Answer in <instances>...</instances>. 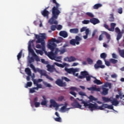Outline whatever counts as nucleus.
Wrapping results in <instances>:
<instances>
[{"mask_svg": "<svg viewBox=\"0 0 124 124\" xmlns=\"http://www.w3.org/2000/svg\"><path fill=\"white\" fill-rule=\"evenodd\" d=\"M61 111H65V105L64 106H62V107L61 108Z\"/></svg>", "mask_w": 124, "mask_h": 124, "instance_id": "obj_64", "label": "nucleus"}, {"mask_svg": "<svg viewBox=\"0 0 124 124\" xmlns=\"http://www.w3.org/2000/svg\"><path fill=\"white\" fill-rule=\"evenodd\" d=\"M25 71L27 75H29V76H31V71L30 68H26Z\"/></svg>", "mask_w": 124, "mask_h": 124, "instance_id": "obj_27", "label": "nucleus"}, {"mask_svg": "<svg viewBox=\"0 0 124 124\" xmlns=\"http://www.w3.org/2000/svg\"><path fill=\"white\" fill-rule=\"evenodd\" d=\"M30 93H36L35 87H32V88H30Z\"/></svg>", "mask_w": 124, "mask_h": 124, "instance_id": "obj_48", "label": "nucleus"}, {"mask_svg": "<svg viewBox=\"0 0 124 124\" xmlns=\"http://www.w3.org/2000/svg\"><path fill=\"white\" fill-rule=\"evenodd\" d=\"M36 52H37V53H39V54H40L41 55H43V50L42 49V50H41V49H36Z\"/></svg>", "mask_w": 124, "mask_h": 124, "instance_id": "obj_44", "label": "nucleus"}, {"mask_svg": "<svg viewBox=\"0 0 124 124\" xmlns=\"http://www.w3.org/2000/svg\"><path fill=\"white\" fill-rule=\"evenodd\" d=\"M94 80H93V83L94 84H96V85H102L103 82L100 80V79H97L96 78H94Z\"/></svg>", "mask_w": 124, "mask_h": 124, "instance_id": "obj_25", "label": "nucleus"}, {"mask_svg": "<svg viewBox=\"0 0 124 124\" xmlns=\"http://www.w3.org/2000/svg\"><path fill=\"white\" fill-rule=\"evenodd\" d=\"M100 56L101 58H103L105 60V62H106V58L107 56V53H105V52H103L102 53H101Z\"/></svg>", "mask_w": 124, "mask_h": 124, "instance_id": "obj_33", "label": "nucleus"}, {"mask_svg": "<svg viewBox=\"0 0 124 124\" xmlns=\"http://www.w3.org/2000/svg\"><path fill=\"white\" fill-rule=\"evenodd\" d=\"M102 6V4H101L100 3H98L97 4H95V5H93V8L94 9H97L98 8H100V7Z\"/></svg>", "mask_w": 124, "mask_h": 124, "instance_id": "obj_32", "label": "nucleus"}, {"mask_svg": "<svg viewBox=\"0 0 124 124\" xmlns=\"http://www.w3.org/2000/svg\"><path fill=\"white\" fill-rule=\"evenodd\" d=\"M32 81H28L26 85H25V88H29V87H32Z\"/></svg>", "mask_w": 124, "mask_h": 124, "instance_id": "obj_37", "label": "nucleus"}, {"mask_svg": "<svg viewBox=\"0 0 124 124\" xmlns=\"http://www.w3.org/2000/svg\"><path fill=\"white\" fill-rule=\"evenodd\" d=\"M71 106L74 107V108H78L79 109H82V105H80L77 100H74L73 103L71 104Z\"/></svg>", "mask_w": 124, "mask_h": 124, "instance_id": "obj_14", "label": "nucleus"}, {"mask_svg": "<svg viewBox=\"0 0 124 124\" xmlns=\"http://www.w3.org/2000/svg\"><path fill=\"white\" fill-rule=\"evenodd\" d=\"M34 56L35 57V60H36V61H40L39 56L37 55V54H36V53L35 52H34Z\"/></svg>", "mask_w": 124, "mask_h": 124, "instance_id": "obj_47", "label": "nucleus"}, {"mask_svg": "<svg viewBox=\"0 0 124 124\" xmlns=\"http://www.w3.org/2000/svg\"><path fill=\"white\" fill-rule=\"evenodd\" d=\"M109 16H110L108 18L109 21H110L111 22L114 21L115 18L113 13L112 14H110Z\"/></svg>", "mask_w": 124, "mask_h": 124, "instance_id": "obj_31", "label": "nucleus"}, {"mask_svg": "<svg viewBox=\"0 0 124 124\" xmlns=\"http://www.w3.org/2000/svg\"><path fill=\"white\" fill-rule=\"evenodd\" d=\"M56 28H57V25H51V30H52L53 31H55V30H56Z\"/></svg>", "mask_w": 124, "mask_h": 124, "instance_id": "obj_51", "label": "nucleus"}, {"mask_svg": "<svg viewBox=\"0 0 124 124\" xmlns=\"http://www.w3.org/2000/svg\"><path fill=\"white\" fill-rule=\"evenodd\" d=\"M90 22H91L90 19V20L88 19H84V20H82V23H83V24H89V23H90Z\"/></svg>", "mask_w": 124, "mask_h": 124, "instance_id": "obj_42", "label": "nucleus"}, {"mask_svg": "<svg viewBox=\"0 0 124 124\" xmlns=\"http://www.w3.org/2000/svg\"><path fill=\"white\" fill-rule=\"evenodd\" d=\"M103 91L102 92V94L103 95H107L108 94V88H106V87L102 88Z\"/></svg>", "mask_w": 124, "mask_h": 124, "instance_id": "obj_22", "label": "nucleus"}, {"mask_svg": "<svg viewBox=\"0 0 124 124\" xmlns=\"http://www.w3.org/2000/svg\"><path fill=\"white\" fill-rule=\"evenodd\" d=\"M70 93L71 94H72V95H73L75 97H76L77 96V93L76 92H75V91H73V90H72V91L70 92Z\"/></svg>", "mask_w": 124, "mask_h": 124, "instance_id": "obj_49", "label": "nucleus"}, {"mask_svg": "<svg viewBox=\"0 0 124 124\" xmlns=\"http://www.w3.org/2000/svg\"><path fill=\"white\" fill-rule=\"evenodd\" d=\"M22 55V50H21L17 54V57L18 60H20V58H21Z\"/></svg>", "mask_w": 124, "mask_h": 124, "instance_id": "obj_39", "label": "nucleus"}, {"mask_svg": "<svg viewBox=\"0 0 124 124\" xmlns=\"http://www.w3.org/2000/svg\"><path fill=\"white\" fill-rule=\"evenodd\" d=\"M66 46H67V45H64L60 47V49H59V48H56L54 52L55 54V58H56V55L58 54V53L60 51L61 54H62L64 52H65L67 50L66 48Z\"/></svg>", "mask_w": 124, "mask_h": 124, "instance_id": "obj_9", "label": "nucleus"}, {"mask_svg": "<svg viewBox=\"0 0 124 124\" xmlns=\"http://www.w3.org/2000/svg\"><path fill=\"white\" fill-rule=\"evenodd\" d=\"M70 90L74 92V91H78V89L77 87H74V86H72V87L70 88Z\"/></svg>", "mask_w": 124, "mask_h": 124, "instance_id": "obj_59", "label": "nucleus"}, {"mask_svg": "<svg viewBox=\"0 0 124 124\" xmlns=\"http://www.w3.org/2000/svg\"><path fill=\"white\" fill-rule=\"evenodd\" d=\"M94 67H95V69H98V68H102V69H103L104 68H105V65H102V60L99 59L97 61L96 63L94 64Z\"/></svg>", "mask_w": 124, "mask_h": 124, "instance_id": "obj_10", "label": "nucleus"}, {"mask_svg": "<svg viewBox=\"0 0 124 124\" xmlns=\"http://www.w3.org/2000/svg\"><path fill=\"white\" fill-rule=\"evenodd\" d=\"M38 101V97H35L33 100V102L34 103V106H35V103H36L37 101Z\"/></svg>", "mask_w": 124, "mask_h": 124, "instance_id": "obj_61", "label": "nucleus"}, {"mask_svg": "<svg viewBox=\"0 0 124 124\" xmlns=\"http://www.w3.org/2000/svg\"><path fill=\"white\" fill-rule=\"evenodd\" d=\"M110 62L113 64H115L116 63H117L118 60L117 59H115V58H113L110 59Z\"/></svg>", "mask_w": 124, "mask_h": 124, "instance_id": "obj_40", "label": "nucleus"}, {"mask_svg": "<svg viewBox=\"0 0 124 124\" xmlns=\"http://www.w3.org/2000/svg\"><path fill=\"white\" fill-rule=\"evenodd\" d=\"M29 52H31V53L32 54V55H33V56H34V51L33 48H32L31 46V47H30V51H29Z\"/></svg>", "mask_w": 124, "mask_h": 124, "instance_id": "obj_50", "label": "nucleus"}, {"mask_svg": "<svg viewBox=\"0 0 124 124\" xmlns=\"http://www.w3.org/2000/svg\"><path fill=\"white\" fill-rule=\"evenodd\" d=\"M85 107H88L91 111L94 110H104L106 108L110 109V110H114V107L112 105H108V104H102L101 106H98L96 103L93 104V103H89V102H85Z\"/></svg>", "mask_w": 124, "mask_h": 124, "instance_id": "obj_3", "label": "nucleus"}, {"mask_svg": "<svg viewBox=\"0 0 124 124\" xmlns=\"http://www.w3.org/2000/svg\"><path fill=\"white\" fill-rule=\"evenodd\" d=\"M80 74L78 76L79 79H84V78H86L87 81H91V77H93L92 76H89V73L87 71H82Z\"/></svg>", "mask_w": 124, "mask_h": 124, "instance_id": "obj_7", "label": "nucleus"}, {"mask_svg": "<svg viewBox=\"0 0 124 124\" xmlns=\"http://www.w3.org/2000/svg\"><path fill=\"white\" fill-rule=\"evenodd\" d=\"M89 32H90V30H89V28H86V27L85 33L87 34V38L88 37Z\"/></svg>", "mask_w": 124, "mask_h": 124, "instance_id": "obj_53", "label": "nucleus"}, {"mask_svg": "<svg viewBox=\"0 0 124 124\" xmlns=\"http://www.w3.org/2000/svg\"><path fill=\"white\" fill-rule=\"evenodd\" d=\"M43 84L46 88H51V87H52V85H51L50 83H48V82H46V81H44Z\"/></svg>", "mask_w": 124, "mask_h": 124, "instance_id": "obj_41", "label": "nucleus"}, {"mask_svg": "<svg viewBox=\"0 0 124 124\" xmlns=\"http://www.w3.org/2000/svg\"><path fill=\"white\" fill-rule=\"evenodd\" d=\"M53 107L56 108H59V105H58V103L55 101V100L53 99H51L50 100V105H49L50 108H52Z\"/></svg>", "mask_w": 124, "mask_h": 124, "instance_id": "obj_16", "label": "nucleus"}, {"mask_svg": "<svg viewBox=\"0 0 124 124\" xmlns=\"http://www.w3.org/2000/svg\"><path fill=\"white\" fill-rule=\"evenodd\" d=\"M102 99H103V101H104V102H111V98L105 97V96H103V97H102Z\"/></svg>", "mask_w": 124, "mask_h": 124, "instance_id": "obj_28", "label": "nucleus"}, {"mask_svg": "<svg viewBox=\"0 0 124 124\" xmlns=\"http://www.w3.org/2000/svg\"><path fill=\"white\" fill-rule=\"evenodd\" d=\"M112 57L115 59V58H118V56L116 53H112Z\"/></svg>", "mask_w": 124, "mask_h": 124, "instance_id": "obj_62", "label": "nucleus"}, {"mask_svg": "<svg viewBox=\"0 0 124 124\" xmlns=\"http://www.w3.org/2000/svg\"><path fill=\"white\" fill-rule=\"evenodd\" d=\"M90 22H91V23H93V24H94V25H95V24H97V23H100V21L99 20V19H98V18H96V17H94V16H93V17H92V18H90Z\"/></svg>", "mask_w": 124, "mask_h": 124, "instance_id": "obj_17", "label": "nucleus"}, {"mask_svg": "<svg viewBox=\"0 0 124 124\" xmlns=\"http://www.w3.org/2000/svg\"><path fill=\"white\" fill-rule=\"evenodd\" d=\"M52 2L54 4H56V6H54L52 9V15L49 20V22L50 24H58V22L56 19L58 18L59 15L61 13V11L59 10L60 5L57 2V0H52Z\"/></svg>", "mask_w": 124, "mask_h": 124, "instance_id": "obj_2", "label": "nucleus"}, {"mask_svg": "<svg viewBox=\"0 0 124 124\" xmlns=\"http://www.w3.org/2000/svg\"><path fill=\"white\" fill-rule=\"evenodd\" d=\"M70 44H71V45H73V46H75L76 44V38L72 39L71 40H70Z\"/></svg>", "mask_w": 124, "mask_h": 124, "instance_id": "obj_34", "label": "nucleus"}, {"mask_svg": "<svg viewBox=\"0 0 124 124\" xmlns=\"http://www.w3.org/2000/svg\"><path fill=\"white\" fill-rule=\"evenodd\" d=\"M70 33H74V34H77L79 32V29L78 28H71L70 29Z\"/></svg>", "mask_w": 124, "mask_h": 124, "instance_id": "obj_24", "label": "nucleus"}, {"mask_svg": "<svg viewBox=\"0 0 124 124\" xmlns=\"http://www.w3.org/2000/svg\"><path fill=\"white\" fill-rule=\"evenodd\" d=\"M119 53L122 57L124 58V49H119Z\"/></svg>", "mask_w": 124, "mask_h": 124, "instance_id": "obj_36", "label": "nucleus"}, {"mask_svg": "<svg viewBox=\"0 0 124 124\" xmlns=\"http://www.w3.org/2000/svg\"><path fill=\"white\" fill-rule=\"evenodd\" d=\"M35 38L37 39L36 43H40L41 45H40L39 44H37L36 46V47L37 48H41L43 50V51H45V52H46V46H45V40H46L47 39V36L46 35V33H41L40 35H38L35 34ZM42 45V46H41Z\"/></svg>", "mask_w": 124, "mask_h": 124, "instance_id": "obj_4", "label": "nucleus"}, {"mask_svg": "<svg viewBox=\"0 0 124 124\" xmlns=\"http://www.w3.org/2000/svg\"><path fill=\"white\" fill-rule=\"evenodd\" d=\"M41 14L43 16H46L48 18L50 13L49 11H46V9L45 8L44 10L41 11Z\"/></svg>", "mask_w": 124, "mask_h": 124, "instance_id": "obj_20", "label": "nucleus"}, {"mask_svg": "<svg viewBox=\"0 0 124 124\" xmlns=\"http://www.w3.org/2000/svg\"><path fill=\"white\" fill-rule=\"evenodd\" d=\"M54 120L56 122H58L59 123H62V119L60 118V116L58 117V118H55Z\"/></svg>", "mask_w": 124, "mask_h": 124, "instance_id": "obj_45", "label": "nucleus"}, {"mask_svg": "<svg viewBox=\"0 0 124 124\" xmlns=\"http://www.w3.org/2000/svg\"><path fill=\"white\" fill-rule=\"evenodd\" d=\"M87 61L88 62L89 64H93V59H92L90 57H88L87 58Z\"/></svg>", "mask_w": 124, "mask_h": 124, "instance_id": "obj_43", "label": "nucleus"}, {"mask_svg": "<svg viewBox=\"0 0 124 124\" xmlns=\"http://www.w3.org/2000/svg\"><path fill=\"white\" fill-rule=\"evenodd\" d=\"M103 34H104L105 35H106V36L107 37V39H110V35L109 34H108V32H106V31H104L103 32Z\"/></svg>", "mask_w": 124, "mask_h": 124, "instance_id": "obj_38", "label": "nucleus"}, {"mask_svg": "<svg viewBox=\"0 0 124 124\" xmlns=\"http://www.w3.org/2000/svg\"><path fill=\"white\" fill-rule=\"evenodd\" d=\"M115 32L117 33V35L116 37V39L118 41L121 39V38L123 37V33L121 32L120 29L119 28V27H116L115 28Z\"/></svg>", "mask_w": 124, "mask_h": 124, "instance_id": "obj_11", "label": "nucleus"}, {"mask_svg": "<svg viewBox=\"0 0 124 124\" xmlns=\"http://www.w3.org/2000/svg\"><path fill=\"white\" fill-rule=\"evenodd\" d=\"M47 103V100H44L41 102V105L46 106Z\"/></svg>", "mask_w": 124, "mask_h": 124, "instance_id": "obj_52", "label": "nucleus"}, {"mask_svg": "<svg viewBox=\"0 0 124 124\" xmlns=\"http://www.w3.org/2000/svg\"><path fill=\"white\" fill-rule=\"evenodd\" d=\"M62 40V38L60 37L59 40H57L56 38H52L51 41L49 42L47 44V47L51 50V51H49L47 53V56L50 58V59H55V55L54 52V50H55V48H56L57 46V44H59L61 43ZM56 43L57 44H55Z\"/></svg>", "mask_w": 124, "mask_h": 124, "instance_id": "obj_1", "label": "nucleus"}, {"mask_svg": "<svg viewBox=\"0 0 124 124\" xmlns=\"http://www.w3.org/2000/svg\"><path fill=\"white\" fill-rule=\"evenodd\" d=\"M82 38L81 37H79V36H76V44L77 45H79V41H81Z\"/></svg>", "mask_w": 124, "mask_h": 124, "instance_id": "obj_29", "label": "nucleus"}, {"mask_svg": "<svg viewBox=\"0 0 124 124\" xmlns=\"http://www.w3.org/2000/svg\"><path fill=\"white\" fill-rule=\"evenodd\" d=\"M118 13H119V14H122L123 8H119V9H118Z\"/></svg>", "mask_w": 124, "mask_h": 124, "instance_id": "obj_58", "label": "nucleus"}, {"mask_svg": "<svg viewBox=\"0 0 124 124\" xmlns=\"http://www.w3.org/2000/svg\"><path fill=\"white\" fill-rule=\"evenodd\" d=\"M46 67L47 68V71L49 72H54V71H57V69L55 67V63H54L53 65L47 64L46 65Z\"/></svg>", "mask_w": 124, "mask_h": 124, "instance_id": "obj_12", "label": "nucleus"}, {"mask_svg": "<svg viewBox=\"0 0 124 124\" xmlns=\"http://www.w3.org/2000/svg\"><path fill=\"white\" fill-rule=\"evenodd\" d=\"M88 91H92V92H100V87H96V86H91V87H87Z\"/></svg>", "mask_w": 124, "mask_h": 124, "instance_id": "obj_15", "label": "nucleus"}, {"mask_svg": "<svg viewBox=\"0 0 124 124\" xmlns=\"http://www.w3.org/2000/svg\"><path fill=\"white\" fill-rule=\"evenodd\" d=\"M78 94L80 95L82 97L83 96H86V93L85 92H83V91H79Z\"/></svg>", "mask_w": 124, "mask_h": 124, "instance_id": "obj_35", "label": "nucleus"}, {"mask_svg": "<svg viewBox=\"0 0 124 124\" xmlns=\"http://www.w3.org/2000/svg\"><path fill=\"white\" fill-rule=\"evenodd\" d=\"M33 84L36 86V87H34L35 91V90L38 91L39 89H42V84L38 83V79H33Z\"/></svg>", "mask_w": 124, "mask_h": 124, "instance_id": "obj_13", "label": "nucleus"}, {"mask_svg": "<svg viewBox=\"0 0 124 124\" xmlns=\"http://www.w3.org/2000/svg\"><path fill=\"white\" fill-rule=\"evenodd\" d=\"M62 80H64L65 81H63ZM65 82H71V79L67 78V77H62V79L58 78L55 81L56 85H58L59 87H66L67 84Z\"/></svg>", "mask_w": 124, "mask_h": 124, "instance_id": "obj_6", "label": "nucleus"}, {"mask_svg": "<svg viewBox=\"0 0 124 124\" xmlns=\"http://www.w3.org/2000/svg\"><path fill=\"white\" fill-rule=\"evenodd\" d=\"M116 25V23H114V22L110 23V28H109V31H114Z\"/></svg>", "mask_w": 124, "mask_h": 124, "instance_id": "obj_26", "label": "nucleus"}, {"mask_svg": "<svg viewBox=\"0 0 124 124\" xmlns=\"http://www.w3.org/2000/svg\"><path fill=\"white\" fill-rule=\"evenodd\" d=\"M62 25H61V24H59V25H58V26H57L58 30H61L62 29Z\"/></svg>", "mask_w": 124, "mask_h": 124, "instance_id": "obj_60", "label": "nucleus"}, {"mask_svg": "<svg viewBox=\"0 0 124 124\" xmlns=\"http://www.w3.org/2000/svg\"><path fill=\"white\" fill-rule=\"evenodd\" d=\"M86 15H87V16H90L91 18L94 16V15H93L92 13H90V12H88L87 13H86Z\"/></svg>", "mask_w": 124, "mask_h": 124, "instance_id": "obj_46", "label": "nucleus"}, {"mask_svg": "<svg viewBox=\"0 0 124 124\" xmlns=\"http://www.w3.org/2000/svg\"><path fill=\"white\" fill-rule=\"evenodd\" d=\"M60 36H62V37H63V38H66V37H68V33L66 32V31H60Z\"/></svg>", "mask_w": 124, "mask_h": 124, "instance_id": "obj_23", "label": "nucleus"}, {"mask_svg": "<svg viewBox=\"0 0 124 124\" xmlns=\"http://www.w3.org/2000/svg\"><path fill=\"white\" fill-rule=\"evenodd\" d=\"M64 70L69 74H72V73L74 76H76L77 77L78 76V73L76 74V72H78V71L77 68H64Z\"/></svg>", "mask_w": 124, "mask_h": 124, "instance_id": "obj_8", "label": "nucleus"}, {"mask_svg": "<svg viewBox=\"0 0 124 124\" xmlns=\"http://www.w3.org/2000/svg\"><path fill=\"white\" fill-rule=\"evenodd\" d=\"M54 64L58 66L59 67H61L62 68H64V66L66 65V63H64V64H61L60 63H58V62H54Z\"/></svg>", "mask_w": 124, "mask_h": 124, "instance_id": "obj_30", "label": "nucleus"}, {"mask_svg": "<svg viewBox=\"0 0 124 124\" xmlns=\"http://www.w3.org/2000/svg\"><path fill=\"white\" fill-rule=\"evenodd\" d=\"M110 102H111V104L114 106H118L119 104V101H118L117 99H116L115 98H113V100L111 99Z\"/></svg>", "mask_w": 124, "mask_h": 124, "instance_id": "obj_21", "label": "nucleus"}, {"mask_svg": "<svg viewBox=\"0 0 124 124\" xmlns=\"http://www.w3.org/2000/svg\"><path fill=\"white\" fill-rule=\"evenodd\" d=\"M39 106H40V103L37 101L36 103H35V107H36V108H38Z\"/></svg>", "mask_w": 124, "mask_h": 124, "instance_id": "obj_56", "label": "nucleus"}, {"mask_svg": "<svg viewBox=\"0 0 124 124\" xmlns=\"http://www.w3.org/2000/svg\"><path fill=\"white\" fill-rule=\"evenodd\" d=\"M89 99L90 100L91 102H93V101H97V103H98V104H102V102H101V101H97V98H95V97H94L93 95H90L89 97Z\"/></svg>", "mask_w": 124, "mask_h": 124, "instance_id": "obj_19", "label": "nucleus"}, {"mask_svg": "<svg viewBox=\"0 0 124 124\" xmlns=\"http://www.w3.org/2000/svg\"><path fill=\"white\" fill-rule=\"evenodd\" d=\"M64 61H68L69 62H72L73 61H75L76 60V57L75 56H67L64 58Z\"/></svg>", "mask_w": 124, "mask_h": 124, "instance_id": "obj_18", "label": "nucleus"}, {"mask_svg": "<svg viewBox=\"0 0 124 124\" xmlns=\"http://www.w3.org/2000/svg\"><path fill=\"white\" fill-rule=\"evenodd\" d=\"M30 67L33 69L34 73L39 72L41 76H45L46 79H48L50 81H54V78H51L50 76H48V74H47L45 71H43V70H41V69H40L39 68H35V67H34V65L32 63L30 64Z\"/></svg>", "mask_w": 124, "mask_h": 124, "instance_id": "obj_5", "label": "nucleus"}, {"mask_svg": "<svg viewBox=\"0 0 124 124\" xmlns=\"http://www.w3.org/2000/svg\"><path fill=\"white\" fill-rule=\"evenodd\" d=\"M103 32L102 33V34H101V35H100L99 37V41H102L103 40Z\"/></svg>", "mask_w": 124, "mask_h": 124, "instance_id": "obj_54", "label": "nucleus"}, {"mask_svg": "<svg viewBox=\"0 0 124 124\" xmlns=\"http://www.w3.org/2000/svg\"><path fill=\"white\" fill-rule=\"evenodd\" d=\"M64 99V96H60L59 97H58V101H62V100H63Z\"/></svg>", "mask_w": 124, "mask_h": 124, "instance_id": "obj_57", "label": "nucleus"}, {"mask_svg": "<svg viewBox=\"0 0 124 124\" xmlns=\"http://www.w3.org/2000/svg\"><path fill=\"white\" fill-rule=\"evenodd\" d=\"M104 27H105V28L108 29V30L109 31V29H110V28H109V26H108V24H107V23H104Z\"/></svg>", "mask_w": 124, "mask_h": 124, "instance_id": "obj_55", "label": "nucleus"}, {"mask_svg": "<svg viewBox=\"0 0 124 124\" xmlns=\"http://www.w3.org/2000/svg\"><path fill=\"white\" fill-rule=\"evenodd\" d=\"M105 63H106V65H107V66H110V62L109 61H108L106 60H105Z\"/></svg>", "mask_w": 124, "mask_h": 124, "instance_id": "obj_63", "label": "nucleus"}]
</instances>
